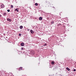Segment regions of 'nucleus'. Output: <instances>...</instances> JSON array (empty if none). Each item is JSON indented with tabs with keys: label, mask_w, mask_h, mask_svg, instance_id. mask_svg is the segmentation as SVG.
<instances>
[{
	"label": "nucleus",
	"mask_w": 76,
	"mask_h": 76,
	"mask_svg": "<svg viewBox=\"0 0 76 76\" xmlns=\"http://www.w3.org/2000/svg\"><path fill=\"white\" fill-rule=\"evenodd\" d=\"M1 6L2 9H3V8H4V4H1Z\"/></svg>",
	"instance_id": "1"
},
{
	"label": "nucleus",
	"mask_w": 76,
	"mask_h": 76,
	"mask_svg": "<svg viewBox=\"0 0 76 76\" xmlns=\"http://www.w3.org/2000/svg\"><path fill=\"white\" fill-rule=\"evenodd\" d=\"M7 20L8 21H9L10 22L12 21V20L11 19L7 18Z\"/></svg>",
	"instance_id": "2"
},
{
	"label": "nucleus",
	"mask_w": 76,
	"mask_h": 76,
	"mask_svg": "<svg viewBox=\"0 0 76 76\" xmlns=\"http://www.w3.org/2000/svg\"><path fill=\"white\" fill-rule=\"evenodd\" d=\"M39 20H42V17H40L39 18Z\"/></svg>",
	"instance_id": "3"
},
{
	"label": "nucleus",
	"mask_w": 76,
	"mask_h": 76,
	"mask_svg": "<svg viewBox=\"0 0 76 76\" xmlns=\"http://www.w3.org/2000/svg\"><path fill=\"white\" fill-rule=\"evenodd\" d=\"M25 44L23 43H21V46H24V45Z\"/></svg>",
	"instance_id": "4"
},
{
	"label": "nucleus",
	"mask_w": 76,
	"mask_h": 76,
	"mask_svg": "<svg viewBox=\"0 0 76 76\" xmlns=\"http://www.w3.org/2000/svg\"><path fill=\"white\" fill-rule=\"evenodd\" d=\"M20 29H22L23 28V26H20Z\"/></svg>",
	"instance_id": "5"
},
{
	"label": "nucleus",
	"mask_w": 76,
	"mask_h": 76,
	"mask_svg": "<svg viewBox=\"0 0 76 76\" xmlns=\"http://www.w3.org/2000/svg\"><path fill=\"white\" fill-rule=\"evenodd\" d=\"M30 32L31 34H34V32L32 30H30Z\"/></svg>",
	"instance_id": "6"
},
{
	"label": "nucleus",
	"mask_w": 76,
	"mask_h": 76,
	"mask_svg": "<svg viewBox=\"0 0 76 76\" xmlns=\"http://www.w3.org/2000/svg\"><path fill=\"white\" fill-rule=\"evenodd\" d=\"M66 69L67 70H68V71H70V69L68 67H66Z\"/></svg>",
	"instance_id": "7"
},
{
	"label": "nucleus",
	"mask_w": 76,
	"mask_h": 76,
	"mask_svg": "<svg viewBox=\"0 0 76 76\" xmlns=\"http://www.w3.org/2000/svg\"><path fill=\"white\" fill-rule=\"evenodd\" d=\"M22 67H20L19 68H18V69H19V70H22Z\"/></svg>",
	"instance_id": "8"
},
{
	"label": "nucleus",
	"mask_w": 76,
	"mask_h": 76,
	"mask_svg": "<svg viewBox=\"0 0 76 76\" xmlns=\"http://www.w3.org/2000/svg\"><path fill=\"white\" fill-rule=\"evenodd\" d=\"M15 11H17V12H19V9L18 8L16 9L15 10Z\"/></svg>",
	"instance_id": "9"
},
{
	"label": "nucleus",
	"mask_w": 76,
	"mask_h": 76,
	"mask_svg": "<svg viewBox=\"0 0 76 76\" xmlns=\"http://www.w3.org/2000/svg\"><path fill=\"white\" fill-rule=\"evenodd\" d=\"M51 64H53V65L54 64V61H52L51 62Z\"/></svg>",
	"instance_id": "10"
},
{
	"label": "nucleus",
	"mask_w": 76,
	"mask_h": 76,
	"mask_svg": "<svg viewBox=\"0 0 76 76\" xmlns=\"http://www.w3.org/2000/svg\"><path fill=\"white\" fill-rule=\"evenodd\" d=\"M11 8H13V6L11 5Z\"/></svg>",
	"instance_id": "11"
},
{
	"label": "nucleus",
	"mask_w": 76,
	"mask_h": 76,
	"mask_svg": "<svg viewBox=\"0 0 76 76\" xmlns=\"http://www.w3.org/2000/svg\"><path fill=\"white\" fill-rule=\"evenodd\" d=\"M35 5L36 6H38V4L37 3H36L35 4Z\"/></svg>",
	"instance_id": "12"
},
{
	"label": "nucleus",
	"mask_w": 76,
	"mask_h": 76,
	"mask_svg": "<svg viewBox=\"0 0 76 76\" xmlns=\"http://www.w3.org/2000/svg\"><path fill=\"white\" fill-rule=\"evenodd\" d=\"M54 23V21H52L51 23H52V24H53V23Z\"/></svg>",
	"instance_id": "13"
},
{
	"label": "nucleus",
	"mask_w": 76,
	"mask_h": 76,
	"mask_svg": "<svg viewBox=\"0 0 76 76\" xmlns=\"http://www.w3.org/2000/svg\"><path fill=\"white\" fill-rule=\"evenodd\" d=\"M7 11L8 12H10V10H7Z\"/></svg>",
	"instance_id": "14"
},
{
	"label": "nucleus",
	"mask_w": 76,
	"mask_h": 76,
	"mask_svg": "<svg viewBox=\"0 0 76 76\" xmlns=\"http://www.w3.org/2000/svg\"><path fill=\"white\" fill-rule=\"evenodd\" d=\"M4 16H5V15H6V13H4Z\"/></svg>",
	"instance_id": "15"
},
{
	"label": "nucleus",
	"mask_w": 76,
	"mask_h": 76,
	"mask_svg": "<svg viewBox=\"0 0 76 76\" xmlns=\"http://www.w3.org/2000/svg\"><path fill=\"white\" fill-rule=\"evenodd\" d=\"M73 71H74V72H76V69H74L73 70Z\"/></svg>",
	"instance_id": "16"
},
{
	"label": "nucleus",
	"mask_w": 76,
	"mask_h": 76,
	"mask_svg": "<svg viewBox=\"0 0 76 76\" xmlns=\"http://www.w3.org/2000/svg\"><path fill=\"white\" fill-rule=\"evenodd\" d=\"M19 36H21V34H19Z\"/></svg>",
	"instance_id": "17"
},
{
	"label": "nucleus",
	"mask_w": 76,
	"mask_h": 76,
	"mask_svg": "<svg viewBox=\"0 0 76 76\" xmlns=\"http://www.w3.org/2000/svg\"><path fill=\"white\" fill-rule=\"evenodd\" d=\"M2 15H0V17H1Z\"/></svg>",
	"instance_id": "18"
},
{
	"label": "nucleus",
	"mask_w": 76,
	"mask_h": 76,
	"mask_svg": "<svg viewBox=\"0 0 76 76\" xmlns=\"http://www.w3.org/2000/svg\"><path fill=\"white\" fill-rule=\"evenodd\" d=\"M45 46L47 45V44H45Z\"/></svg>",
	"instance_id": "19"
},
{
	"label": "nucleus",
	"mask_w": 76,
	"mask_h": 76,
	"mask_svg": "<svg viewBox=\"0 0 76 76\" xmlns=\"http://www.w3.org/2000/svg\"><path fill=\"white\" fill-rule=\"evenodd\" d=\"M67 61H70V60H67Z\"/></svg>",
	"instance_id": "20"
},
{
	"label": "nucleus",
	"mask_w": 76,
	"mask_h": 76,
	"mask_svg": "<svg viewBox=\"0 0 76 76\" xmlns=\"http://www.w3.org/2000/svg\"><path fill=\"white\" fill-rule=\"evenodd\" d=\"M21 49H22V50H23V48H21Z\"/></svg>",
	"instance_id": "21"
},
{
	"label": "nucleus",
	"mask_w": 76,
	"mask_h": 76,
	"mask_svg": "<svg viewBox=\"0 0 76 76\" xmlns=\"http://www.w3.org/2000/svg\"><path fill=\"white\" fill-rule=\"evenodd\" d=\"M27 31H29V29H27Z\"/></svg>",
	"instance_id": "22"
},
{
	"label": "nucleus",
	"mask_w": 76,
	"mask_h": 76,
	"mask_svg": "<svg viewBox=\"0 0 76 76\" xmlns=\"http://www.w3.org/2000/svg\"><path fill=\"white\" fill-rule=\"evenodd\" d=\"M34 53V51H33Z\"/></svg>",
	"instance_id": "23"
}]
</instances>
